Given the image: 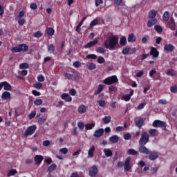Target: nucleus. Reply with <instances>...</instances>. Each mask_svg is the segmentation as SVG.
<instances>
[{
    "instance_id": "55",
    "label": "nucleus",
    "mask_w": 177,
    "mask_h": 177,
    "mask_svg": "<svg viewBox=\"0 0 177 177\" xmlns=\"http://www.w3.org/2000/svg\"><path fill=\"white\" fill-rule=\"evenodd\" d=\"M24 23H26V19H24V18L18 19L19 26H24Z\"/></svg>"
},
{
    "instance_id": "10",
    "label": "nucleus",
    "mask_w": 177,
    "mask_h": 177,
    "mask_svg": "<svg viewBox=\"0 0 177 177\" xmlns=\"http://www.w3.org/2000/svg\"><path fill=\"white\" fill-rule=\"evenodd\" d=\"M153 127L154 128H160L161 127H165V122H162L160 120H155L153 122Z\"/></svg>"
},
{
    "instance_id": "4",
    "label": "nucleus",
    "mask_w": 177,
    "mask_h": 177,
    "mask_svg": "<svg viewBox=\"0 0 177 177\" xmlns=\"http://www.w3.org/2000/svg\"><path fill=\"white\" fill-rule=\"evenodd\" d=\"M105 85H113V84H115V82H118V79L117 78L116 75L106 77L103 81Z\"/></svg>"
},
{
    "instance_id": "7",
    "label": "nucleus",
    "mask_w": 177,
    "mask_h": 177,
    "mask_svg": "<svg viewBox=\"0 0 177 177\" xmlns=\"http://www.w3.org/2000/svg\"><path fill=\"white\" fill-rule=\"evenodd\" d=\"M98 169L96 165H93L88 169V175L91 177H93L95 175H97Z\"/></svg>"
},
{
    "instance_id": "60",
    "label": "nucleus",
    "mask_w": 177,
    "mask_h": 177,
    "mask_svg": "<svg viewBox=\"0 0 177 177\" xmlns=\"http://www.w3.org/2000/svg\"><path fill=\"white\" fill-rule=\"evenodd\" d=\"M97 58V56L95 54H90L86 55V59H95Z\"/></svg>"
},
{
    "instance_id": "26",
    "label": "nucleus",
    "mask_w": 177,
    "mask_h": 177,
    "mask_svg": "<svg viewBox=\"0 0 177 177\" xmlns=\"http://www.w3.org/2000/svg\"><path fill=\"white\" fill-rule=\"evenodd\" d=\"M127 154L129 156H138L139 152L133 149H129L127 151Z\"/></svg>"
},
{
    "instance_id": "62",
    "label": "nucleus",
    "mask_w": 177,
    "mask_h": 177,
    "mask_svg": "<svg viewBox=\"0 0 177 177\" xmlns=\"http://www.w3.org/2000/svg\"><path fill=\"white\" fill-rule=\"evenodd\" d=\"M37 81H38L39 82H44V81H45V77H44V75H39L37 77Z\"/></svg>"
},
{
    "instance_id": "44",
    "label": "nucleus",
    "mask_w": 177,
    "mask_h": 177,
    "mask_svg": "<svg viewBox=\"0 0 177 177\" xmlns=\"http://www.w3.org/2000/svg\"><path fill=\"white\" fill-rule=\"evenodd\" d=\"M114 3L118 6H124V5H125V3H124V1H122V0H114Z\"/></svg>"
},
{
    "instance_id": "2",
    "label": "nucleus",
    "mask_w": 177,
    "mask_h": 177,
    "mask_svg": "<svg viewBox=\"0 0 177 177\" xmlns=\"http://www.w3.org/2000/svg\"><path fill=\"white\" fill-rule=\"evenodd\" d=\"M139 151L142 154H147L149 156H160V153L157 151H151L147 149L145 145H140Z\"/></svg>"
},
{
    "instance_id": "14",
    "label": "nucleus",
    "mask_w": 177,
    "mask_h": 177,
    "mask_svg": "<svg viewBox=\"0 0 177 177\" xmlns=\"http://www.w3.org/2000/svg\"><path fill=\"white\" fill-rule=\"evenodd\" d=\"M87 109L88 108H86V106L84 104H81L77 108V113H79V114H85V113H86Z\"/></svg>"
},
{
    "instance_id": "21",
    "label": "nucleus",
    "mask_w": 177,
    "mask_h": 177,
    "mask_svg": "<svg viewBox=\"0 0 177 177\" xmlns=\"http://www.w3.org/2000/svg\"><path fill=\"white\" fill-rule=\"evenodd\" d=\"M119 139L118 136L114 135L109 138V142L113 144L118 143Z\"/></svg>"
},
{
    "instance_id": "35",
    "label": "nucleus",
    "mask_w": 177,
    "mask_h": 177,
    "mask_svg": "<svg viewBox=\"0 0 177 177\" xmlns=\"http://www.w3.org/2000/svg\"><path fill=\"white\" fill-rule=\"evenodd\" d=\"M24 15H26V12H24V10L20 11L18 15L15 17V20H19V19H23V17H24Z\"/></svg>"
},
{
    "instance_id": "40",
    "label": "nucleus",
    "mask_w": 177,
    "mask_h": 177,
    "mask_svg": "<svg viewBox=\"0 0 177 177\" xmlns=\"http://www.w3.org/2000/svg\"><path fill=\"white\" fill-rule=\"evenodd\" d=\"M11 52H12V53H17L18 52H21L20 50V45H19L18 46L13 47L11 49Z\"/></svg>"
},
{
    "instance_id": "34",
    "label": "nucleus",
    "mask_w": 177,
    "mask_h": 177,
    "mask_svg": "<svg viewBox=\"0 0 177 177\" xmlns=\"http://www.w3.org/2000/svg\"><path fill=\"white\" fill-rule=\"evenodd\" d=\"M95 122H93L91 124H86L85 128L87 131H89L91 129H93V128H95Z\"/></svg>"
},
{
    "instance_id": "25",
    "label": "nucleus",
    "mask_w": 177,
    "mask_h": 177,
    "mask_svg": "<svg viewBox=\"0 0 177 177\" xmlns=\"http://www.w3.org/2000/svg\"><path fill=\"white\" fill-rule=\"evenodd\" d=\"M128 42H135L136 41V36L134 34H129L127 38Z\"/></svg>"
},
{
    "instance_id": "63",
    "label": "nucleus",
    "mask_w": 177,
    "mask_h": 177,
    "mask_svg": "<svg viewBox=\"0 0 177 177\" xmlns=\"http://www.w3.org/2000/svg\"><path fill=\"white\" fill-rule=\"evenodd\" d=\"M82 21H80L78 25L76 26V31L77 32H81V26H82Z\"/></svg>"
},
{
    "instance_id": "39",
    "label": "nucleus",
    "mask_w": 177,
    "mask_h": 177,
    "mask_svg": "<svg viewBox=\"0 0 177 177\" xmlns=\"http://www.w3.org/2000/svg\"><path fill=\"white\" fill-rule=\"evenodd\" d=\"M104 124H109L111 121V116H105L102 118Z\"/></svg>"
},
{
    "instance_id": "45",
    "label": "nucleus",
    "mask_w": 177,
    "mask_h": 177,
    "mask_svg": "<svg viewBox=\"0 0 177 177\" xmlns=\"http://www.w3.org/2000/svg\"><path fill=\"white\" fill-rule=\"evenodd\" d=\"M98 103V106H100V107H104L106 106V102L105 100H100L97 101Z\"/></svg>"
},
{
    "instance_id": "16",
    "label": "nucleus",
    "mask_w": 177,
    "mask_h": 177,
    "mask_svg": "<svg viewBox=\"0 0 177 177\" xmlns=\"http://www.w3.org/2000/svg\"><path fill=\"white\" fill-rule=\"evenodd\" d=\"M165 52H173V50H175V46L172 44H166L164 46Z\"/></svg>"
},
{
    "instance_id": "30",
    "label": "nucleus",
    "mask_w": 177,
    "mask_h": 177,
    "mask_svg": "<svg viewBox=\"0 0 177 177\" xmlns=\"http://www.w3.org/2000/svg\"><path fill=\"white\" fill-rule=\"evenodd\" d=\"M162 20L164 21H168L169 20V12L165 11L162 15Z\"/></svg>"
},
{
    "instance_id": "38",
    "label": "nucleus",
    "mask_w": 177,
    "mask_h": 177,
    "mask_svg": "<svg viewBox=\"0 0 177 177\" xmlns=\"http://www.w3.org/2000/svg\"><path fill=\"white\" fill-rule=\"evenodd\" d=\"M46 32L48 35H50V37H52V35L55 34V30L52 28H47Z\"/></svg>"
},
{
    "instance_id": "13",
    "label": "nucleus",
    "mask_w": 177,
    "mask_h": 177,
    "mask_svg": "<svg viewBox=\"0 0 177 177\" xmlns=\"http://www.w3.org/2000/svg\"><path fill=\"white\" fill-rule=\"evenodd\" d=\"M61 99H62V100H64L65 102H72L73 101V97H71V96H70V95L68 93H63L61 95Z\"/></svg>"
},
{
    "instance_id": "36",
    "label": "nucleus",
    "mask_w": 177,
    "mask_h": 177,
    "mask_svg": "<svg viewBox=\"0 0 177 177\" xmlns=\"http://www.w3.org/2000/svg\"><path fill=\"white\" fill-rule=\"evenodd\" d=\"M129 50H131V48L129 46H127L123 48L122 53V55H129Z\"/></svg>"
},
{
    "instance_id": "32",
    "label": "nucleus",
    "mask_w": 177,
    "mask_h": 177,
    "mask_svg": "<svg viewBox=\"0 0 177 177\" xmlns=\"http://www.w3.org/2000/svg\"><path fill=\"white\" fill-rule=\"evenodd\" d=\"M21 52H27L28 50V46L26 44H19Z\"/></svg>"
},
{
    "instance_id": "41",
    "label": "nucleus",
    "mask_w": 177,
    "mask_h": 177,
    "mask_svg": "<svg viewBox=\"0 0 177 177\" xmlns=\"http://www.w3.org/2000/svg\"><path fill=\"white\" fill-rule=\"evenodd\" d=\"M16 174H17V170H16V169H13L10 170L8 172V176H13V175H16Z\"/></svg>"
},
{
    "instance_id": "27",
    "label": "nucleus",
    "mask_w": 177,
    "mask_h": 177,
    "mask_svg": "<svg viewBox=\"0 0 177 177\" xmlns=\"http://www.w3.org/2000/svg\"><path fill=\"white\" fill-rule=\"evenodd\" d=\"M166 74L169 77H175V75H176V72L173 68H170L167 71Z\"/></svg>"
},
{
    "instance_id": "50",
    "label": "nucleus",
    "mask_w": 177,
    "mask_h": 177,
    "mask_svg": "<svg viewBox=\"0 0 177 177\" xmlns=\"http://www.w3.org/2000/svg\"><path fill=\"white\" fill-rule=\"evenodd\" d=\"M122 100H124V102H129L131 100V95H124L122 97Z\"/></svg>"
},
{
    "instance_id": "5",
    "label": "nucleus",
    "mask_w": 177,
    "mask_h": 177,
    "mask_svg": "<svg viewBox=\"0 0 177 177\" xmlns=\"http://www.w3.org/2000/svg\"><path fill=\"white\" fill-rule=\"evenodd\" d=\"M37 131V126L32 125L29 127L25 131L24 134V138H28V136L33 135V133Z\"/></svg>"
},
{
    "instance_id": "29",
    "label": "nucleus",
    "mask_w": 177,
    "mask_h": 177,
    "mask_svg": "<svg viewBox=\"0 0 177 177\" xmlns=\"http://www.w3.org/2000/svg\"><path fill=\"white\" fill-rule=\"evenodd\" d=\"M104 88V85L100 84L97 90L95 91L94 95H99V93H100L103 91Z\"/></svg>"
},
{
    "instance_id": "48",
    "label": "nucleus",
    "mask_w": 177,
    "mask_h": 177,
    "mask_svg": "<svg viewBox=\"0 0 177 177\" xmlns=\"http://www.w3.org/2000/svg\"><path fill=\"white\" fill-rule=\"evenodd\" d=\"M45 121H46V118L45 116H43L39 119L38 124L42 125V124H45Z\"/></svg>"
},
{
    "instance_id": "23",
    "label": "nucleus",
    "mask_w": 177,
    "mask_h": 177,
    "mask_svg": "<svg viewBox=\"0 0 177 177\" xmlns=\"http://www.w3.org/2000/svg\"><path fill=\"white\" fill-rule=\"evenodd\" d=\"M3 86L4 91H12V86L8 82H3Z\"/></svg>"
},
{
    "instance_id": "49",
    "label": "nucleus",
    "mask_w": 177,
    "mask_h": 177,
    "mask_svg": "<svg viewBox=\"0 0 177 177\" xmlns=\"http://www.w3.org/2000/svg\"><path fill=\"white\" fill-rule=\"evenodd\" d=\"M104 153L105 156H113V152L111 151V150H110L109 149H104Z\"/></svg>"
},
{
    "instance_id": "56",
    "label": "nucleus",
    "mask_w": 177,
    "mask_h": 177,
    "mask_svg": "<svg viewBox=\"0 0 177 177\" xmlns=\"http://www.w3.org/2000/svg\"><path fill=\"white\" fill-rule=\"evenodd\" d=\"M95 152V146H92L91 148L88 150V156H93V153Z\"/></svg>"
},
{
    "instance_id": "9",
    "label": "nucleus",
    "mask_w": 177,
    "mask_h": 177,
    "mask_svg": "<svg viewBox=\"0 0 177 177\" xmlns=\"http://www.w3.org/2000/svg\"><path fill=\"white\" fill-rule=\"evenodd\" d=\"M167 28L172 31L175 30L176 28V24H175V20L174 18H171L167 24Z\"/></svg>"
},
{
    "instance_id": "52",
    "label": "nucleus",
    "mask_w": 177,
    "mask_h": 177,
    "mask_svg": "<svg viewBox=\"0 0 177 177\" xmlns=\"http://www.w3.org/2000/svg\"><path fill=\"white\" fill-rule=\"evenodd\" d=\"M96 52H97V53H104L106 50L103 47H98L96 48Z\"/></svg>"
},
{
    "instance_id": "20",
    "label": "nucleus",
    "mask_w": 177,
    "mask_h": 177,
    "mask_svg": "<svg viewBox=\"0 0 177 177\" xmlns=\"http://www.w3.org/2000/svg\"><path fill=\"white\" fill-rule=\"evenodd\" d=\"M151 56H153V57H157L158 55H160V53H158V50H157V48L152 47L150 51Z\"/></svg>"
},
{
    "instance_id": "8",
    "label": "nucleus",
    "mask_w": 177,
    "mask_h": 177,
    "mask_svg": "<svg viewBox=\"0 0 177 177\" xmlns=\"http://www.w3.org/2000/svg\"><path fill=\"white\" fill-rule=\"evenodd\" d=\"M100 39L99 37L96 38L93 41H91L88 42V44H86V45H84V48L86 49H88L89 48H92V46H95V45H97Z\"/></svg>"
},
{
    "instance_id": "57",
    "label": "nucleus",
    "mask_w": 177,
    "mask_h": 177,
    "mask_svg": "<svg viewBox=\"0 0 177 177\" xmlns=\"http://www.w3.org/2000/svg\"><path fill=\"white\" fill-rule=\"evenodd\" d=\"M73 66L75 68H80V67L81 66V62L76 61V62H73Z\"/></svg>"
},
{
    "instance_id": "58",
    "label": "nucleus",
    "mask_w": 177,
    "mask_h": 177,
    "mask_svg": "<svg viewBox=\"0 0 177 177\" xmlns=\"http://www.w3.org/2000/svg\"><path fill=\"white\" fill-rule=\"evenodd\" d=\"M34 88H36V89H41L42 88V84L37 82L33 84Z\"/></svg>"
},
{
    "instance_id": "54",
    "label": "nucleus",
    "mask_w": 177,
    "mask_h": 177,
    "mask_svg": "<svg viewBox=\"0 0 177 177\" xmlns=\"http://www.w3.org/2000/svg\"><path fill=\"white\" fill-rule=\"evenodd\" d=\"M42 103H43V101L41 99H37L34 101V104H35V106H41Z\"/></svg>"
},
{
    "instance_id": "1",
    "label": "nucleus",
    "mask_w": 177,
    "mask_h": 177,
    "mask_svg": "<svg viewBox=\"0 0 177 177\" xmlns=\"http://www.w3.org/2000/svg\"><path fill=\"white\" fill-rule=\"evenodd\" d=\"M104 47L106 49L113 50L118 45V36L112 35L111 36L108 40L104 41Z\"/></svg>"
},
{
    "instance_id": "22",
    "label": "nucleus",
    "mask_w": 177,
    "mask_h": 177,
    "mask_svg": "<svg viewBox=\"0 0 177 177\" xmlns=\"http://www.w3.org/2000/svg\"><path fill=\"white\" fill-rule=\"evenodd\" d=\"M43 160H44V157H42V156H36L35 157V162L36 165H39V164L42 162Z\"/></svg>"
},
{
    "instance_id": "31",
    "label": "nucleus",
    "mask_w": 177,
    "mask_h": 177,
    "mask_svg": "<svg viewBox=\"0 0 177 177\" xmlns=\"http://www.w3.org/2000/svg\"><path fill=\"white\" fill-rule=\"evenodd\" d=\"M86 68H88V70H95V68H96V64L93 62L88 63L86 64Z\"/></svg>"
},
{
    "instance_id": "28",
    "label": "nucleus",
    "mask_w": 177,
    "mask_h": 177,
    "mask_svg": "<svg viewBox=\"0 0 177 177\" xmlns=\"http://www.w3.org/2000/svg\"><path fill=\"white\" fill-rule=\"evenodd\" d=\"M149 133L152 137L158 136V131H157V129H151L149 131Z\"/></svg>"
},
{
    "instance_id": "59",
    "label": "nucleus",
    "mask_w": 177,
    "mask_h": 177,
    "mask_svg": "<svg viewBox=\"0 0 177 177\" xmlns=\"http://www.w3.org/2000/svg\"><path fill=\"white\" fill-rule=\"evenodd\" d=\"M77 127H78L79 129H82V130L84 129V128L85 127L84 125V122H82V121L78 122Z\"/></svg>"
},
{
    "instance_id": "18",
    "label": "nucleus",
    "mask_w": 177,
    "mask_h": 177,
    "mask_svg": "<svg viewBox=\"0 0 177 177\" xmlns=\"http://www.w3.org/2000/svg\"><path fill=\"white\" fill-rule=\"evenodd\" d=\"M157 18H150L149 20H148V23H147V27L151 28L153 27V26H154L155 24H157Z\"/></svg>"
},
{
    "instance_id": "33",
    "label": "nucleus",
    "mask_w": 177,
    "mask_h": 177,
    "mask_svg": "<svg viewBox=\"0 0 177 177\" xmlns=\"http://www.w3.org/2000/svg\"><path fill=\"white\" fill-rule=\"evenodd\" d=\"M120 44L122 46H125L127 45V37L124 36H122L120 39Z\"/></svg>"
},
{
    "instance_id": "12",
    "label": "nucleus",
    "mask_w": 177,
    "mask_h": 177,
    "mask_svg": "<svg viewBox=\"0 0 177 177\" xmlns=\"http://www.w3.org/2000/svg\"><path fill=\"white\" fill-rule=\"evenodd\" d=\"M64 77L67 78V80H73V77L76 80H80V76H78V74H74L73 75L71 73H64Z\"/></svg>"
},
{
    "instance_id": "51",
    "label": "nucleus",
    "mask_w": 177,
    "mask_h": 177,
    "mask_svg": "<svg viewBox=\"0 0 177 177\" xmlns=\"http://www.w3.org/2000/svg\"><path fill=\"white\" fill-rule=\"evenodd\" d=\"M123 138L124 140H129V139H131L132 136H131V133H127L123 135Z\"/></svg>"
},
{
    "instance_id": "17",
    "label": "nucleus",
    "mask_w": 177,
    "mask_h": 177,
    "mask_svg": "<svg viewBox=\"0 0 177 177\" xmlns=\"http://www.w3.org/2000/svg\"><path fill=\"white\" fill-rule=\"evenodd\" d=\"M10 97H11V95L9 91H4L1 95V99L3 100H9Z\"/></svg>"
},
{
    "instance_id": "46",
    "label": "nucleus",
    "mask_w": 177,
    "mask_h": 177,
    "mask_svg": "<svg viewBox=\"0 0 177 177\" xmlns=\"http://www.w3.org/2000/svg\"><path fill=\"white\" fill-rule=\"evenodd\" d=\"M149 57V54H143L137 57L138 60H145V59H147Z\"/></svg>"
},
{
    "instance_id": "43",
    "label": "nucleus",
    "mask_w": 177,
    "mask_h": 177,
    "mask_svg": "<svg viewBox=\"0 0 177 177\" xmlns=\"http://www.w3.org/2000/svg\"><path fill=\"white\" fill-rule=\"evenodd\" d=\"M154 28H155L156 31L158 32L159 34H161V32H162V27H161V26L156 25L154 26Z\"/></svg>"
},
{
    "instance_id": "15",
    "label": "nucleus",
    "mask_w": 177,
    "mask_h": 177,
    "mask_svg": "<svg viewBox=\"0 0 177 177\" xmlns=\"http://www.w3.org/2000/svg\"><path fill=\"white\" fill-rule=\"evenodd\" d=\"M103 133H104V129H99L95 131L93 136L95 138H101V136H103Z\"/></svg>"
},
{
    "instance_id": "47",
    "label": "nucleus",
    "mask_w": 177,
    "mask_h": 177,
    "mask_svg": "<svg viewBox=\"0 0 177 177\" xmlns=\"http://www.w3.org/2000/svg\"><path fill=\"white\" fill-rule=\"evenodd\" d=\"M19 68L21 70H24L26 68H28V64L27 63H22V64H20L19 65Z\"/></svg>"
},
{
    "instance_id": "37",
    "label": "nucleus",
    "mask_w": 177,
    "mask_h": 177,
    "mask_svg": "<svg viewBox=\"0 0 177 177\" xmlns=\"http://www.w3.org/2000/svg\"><path fill=\"white\" fill-rule=\"evenodd\" d=\"M48 52L49 53H55V45L50 44L48 46Z\"/></svg>"
},
{
    "instance_id": "64",
    "label": "nucleus",
    "mask_w": 177,
    "mask_h": 177,
    "mask_svg": "<svg viewBox=\"0 0 177 177\" xmlns=\"http://www.w3.org/2000/svg\"><path fill=\"white\" fill-rule=\"evenodd\" d=\"M170 91L171 92H172V93H176L177 92V86H173L170 88Z\"/></svg>"
},
{
    "instance_id": "24",
    "label": "nucleus",
    "mask_w": 177,
    "mask_h": 177,
    "mask_svg": "<svg viewBox=\"0 0 177 177\" xmlns=\"http://www.w3.org/2000/svg\"><path fill=\"white\" fill-rule=\"evenodd\" d=\"M157 10H151L149 13V19H156V17L157 16Z\"/></svg>"
},
{
    "instance_id": "42",
    "label": "nucleus",
    "mask_w": 177,
    "mask_h": 177,
    "mask_svg": "<svg viewBox=\"0 0 177 177\" xmlns=\"http://www.w3.org/2000/svg\"><path fill=\"white\" fill-rule=\"evenodd\" d=\"M126 128H127V123H124V127L119 126L116 127V131L122 132V131H124V129H125Z\"/></svg>"
},
{
    "instance_id": "61",
    "label": "nucleus",
    "mask_w": 177,
    "mask_h": 177,
    "mask_svg": "<svg viewBox=\"0 0 177 177\" xmlns=\"http://www.w3.org/2000/svg\"><path fill=\"white\" fill-rule=\"evenodd\" d=\"M34 37H35V38H41V37H42V32L39 30L37 31L34 33Z\"/></svg>"
},
{
    "instance_id": "53",
    "label": "nucleus",
    "mask_w": 177,
    "mask_h": 177,
    "mask_svg": "<svg viewBox=\"0 0 177 177\" xmlns=\"http://www.w3.org/2000/svg\"><path fill=\"white\" fill-rule=\"evenodd\" d=\"M97 23H99V21L97 20V18H95V19H93L91 24H90V26L91 27H95V26H96V24H97Z\"/></svg>"
},
{
    "instance_id": "3",
    "label": "nucleus",
    "mask_w": 177,
    "mask_h": 177,
    "mask_svg": "<svg viewBox=\"0 0 177 177\" xmlns=\"http://www.w3.org/2000/svg\"><path fill=\"white\" fill-rule=\"evenodd\" d=\"M150 140V136L147 132H143L141 134V137L139 140L140 146H145V145L149 143V140Z\"/></svg>"
},
{
    "instance_id": "11",
    "label": "nucleus",
    "mask_w": 177,
    "mask_h": 177,
    "mask_svg": "<svg viewBox=\"0 0 177 177\" xmlns=\"http://www.w3.org/2000/svg\"><path fill=\"white\" fill-rule=\"evenodd\" d=\"M145 122V120H143V118L139 117V118H136L135 120V124L138 127V128H142V126L143 125Z\"/></svg>"
},
{
    "instance_id": "6",
    "label": "nucleus",
    "mask_w": 177,
    "mask_h": 177,
    "mask_svg": "<svg viewBox=\"0 0 177 177\" xmlns=\"http://www.w3.org/2000/svg\"><path fill=\"white\" fill-rule=\"evenodd\" d=\"M124 168L125 172H129L131 171V168H132V166H131V157H127L124 160Z\"/></svg>"
},
{
    "instance_id": "19",
    "label": "nucleus",
    "mask_w": 177,
    "mask_h": 177,
    "mask_svg": "<svg viewBox=\"0 0 177 177\" xmlns=\"http://www.w3.org/2000/svg\"><path fill=\"white\" fill-rule=\"evenodd\" d=\"M56 168H57V165L56 164L53 163L50 166L48 167L47 169V172L48 173V175H50L52 172L56 170Z\"/></svg>"
}]
</instances>
